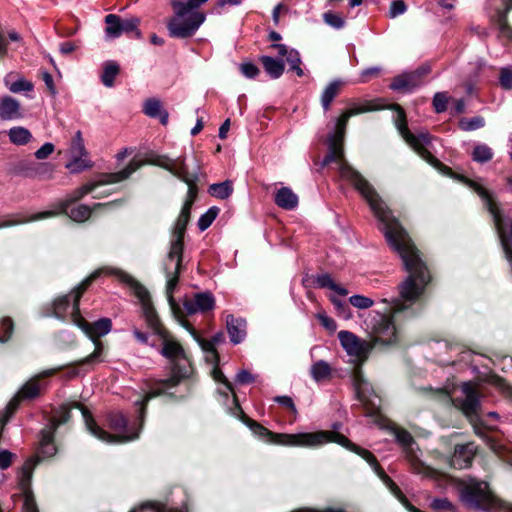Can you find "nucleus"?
<instances>
[{
  "instance_id": "nucleus-1",
  "label": "nucleus",
  "mask_w": 512,
  "mask_h": 512,
  "mask_svg": "<svg viewBox=\"0 0 512 512\" xmlns=\"http://www.w3.org/2000/svg\"><path fill=\"white\" fill-rule=\"evenodd\" d=\"M373 110H376V107L369 102L352 104L337 118L335 131L328 136V153L322 160L321 166H327L332 162L339 163L340 177L350 182L366 200L379 221L386 241L402 259L408 276L399 284V298L393 301L391 310H406L423 295L431 279L429 270L406 231L392 215L374 187L344 159L343 140L349 118Z\"/></svg>"
},
{
  "instance_id": "nucleus-2",
  "label": "nucleus",
  "mask_w": 512,
  "mask_h": 512,
  "mask_svg": "<svg viewBox=\"0 0 512 512\" xmlns=\"http://www.w3.org/2000/svg\"><path fill=\"white\" fill-rule=\"evenodd\" d=\"M246 425L252 430V432L259 436L260 438L265 439L268 442L276 443L284 446L291 447H305V448H317L329 442H335L346 449L358 454L363 459H365L370 466L373 468L374 472L378 475V477L383 481L385 486L390 490V492L410 511V512H422L416 507L412 506L404 494L401 492L400 488L393 482V480L383 471V469L378 464L374 455L363 449L356 444L352 443L347 437L336 432V431H317V432H302L296 434H286V433H273L269 431L267 428L262 426L261 424L247 419L245 420Z\"/></svg>"
},
{
  "instance_id": "nucleus-3",
  "label": "nucleus",
  "mask_w": 512,
  "mask_h": 512,
  "mask_svg": "<svg viewBox=\"0 0 512 512\" xmlns=\"http://www.w3.org/2000/svg\"><path fill=\"white\" fill-rule=\"evenodd\" d=\"M143 165V162L140 160H132L129 165L123 170L112 173L104 176V179L101 180L100 183H87L70 194H68L64 199L60 200L55 204L54 208L47 211H42L38 213H33L30 215L26 214H15L12 215L9 219L0 217V223H7L4 227H9L13 225L28 223L32 221H39L46 218L54 217L59 214L65 213L75 222H84L86 221L90 215L92 210L86 205H77L72 207L69 211V207L72 203L82 199L87 194L93 192L95 188L99 185L103 184H111L117 183L127 179L132 173H134L137 169H139Z\"/></svg>"
},
{
  "instance_id": "nucleus-4",
  "label": "nucleus",
  "mask_w": 512,
  "mask_h": 512,
  "mask_svg": "<svg viewBox=\"0 0 512 512\" xmlns=\"http://www.w3.org/2000/svg\"><path fill=\"white\" fill-rule=\"evenodd\" d=\"M162 390L150 391L146 394V396L141 401H136L135 404L139 406V427L136 431H133L132 427L128 426L127 419L120 412H112L108 416V422L110 428L115 432V434H109L101 427H99L94 419L92 418L91 413L81 404L76 403L74 405L75 408L81 411L83 420L85 422L86 429L90 434H92L97 439L106 442V443H125L132 440H135L139 437L140 430L142 428L144 415H145V405L146 403L153 397L159 396L162 394Z\"/></svg>"
},
{
  "instance_id": "nucleus-5",
  "label": "nucleus",
  "mask_w": 512,
  "mask_h": 512,
  "mask_svg": "<svg viewBox=\"0 0 512 512\" xmlns=\"http://www.w3.org/2000/svg\"><path fill=\"white\" fill-rule=\"evenodd\" d=\"M190 210L191 208H189V203H184L174 225L170 241V249L167 259L164 262V270L167 278L166 294L168 303L172 306L173 310L177 309L176 301L173 297V291L178 284L184 249L183 238L189 222Z\"/></svg>"
},
{
  "instance_id": "nucleus-6",
  "label": "nucleus",
  "mask_w": 512,
  "mask_h": 512,
  "mask_svg": "<svg viewBox=\"0 0 512 512\" xmlns=\"http://www.w3.org/2000/svg\"><path fill=\"white\" fill-rule=\"evenodd\" d=\"M209 0H171L172 17L167 29L172 38L185 39L193 36L206 20L199 8Z\"/></svg>"
},
{
  "instance_id": "nucleus-7",
  "label": "nucleus",
  "mask_w": 512,
  "mask_h": 512,
  "mask_svg": "<svg viewBox=\"0 0 512 512\" xmlns=\"http://www.w3.org/2000/svg\"><path fill=\"white\" fill-rule=\"evenodd\" d=\"M460 500L469 509L486 512H512V504L498 499L487 482L471 479L460 489Z\"/></svg>"
},
{
  "instance_id": "nucleus-8",
  "label": "nucleus",
  "mask_w": 512,
  "mask_h": 512,
  "mask_svg": "<svg viewBox=\"0 0 512 512\" xmlns=\"http://www.w3.org/2000/svg\"><path fill=\"white\" fill-rule=\"evenodd\" d=\"M162 349L160 353L171 362V376L168 379L160 380L152 391L162 390L164 394L168 389L176 386L182 379L190 374L188 359L182 346L171 338L166 330L162 335Z\"/></svg>"
},
{
  "instance_id": "nucleus-9",
  "label": "nucleus",
  "mask_w": 512,
  "mask_h": 512,
  "mask_svg": "<svg viewBox=\"0 0 512 512\" xmlns=\"http://www.w3.org/2000/svg\"><path fill=\"white\" fill-rule=\"evenodd\" d=\"M432 393V397L444 403L452 402L455 407L460 409L469 421L475 426L480 416V401L476 386L470 382H465L460 387L461 395L453 398L448 389L427 388Z\"/></svg>"
},
{
  "instance_id": "nucleus-10",
  "label": "nucleus",
  "mask_w": 512,
  "mask_h": 512,
  "mask_svg": "<svg viewBox=\"0 0 512 512\" xmlns=\"http://www.w3.org/2000/svg\"><path fill=\"white\" fill-rule=\"evenodd\" d=\"M101 272L102 270L93 272L69 294L56 298L51 305L52 312L46 315L53 316L62 321H71L77 326L82 319L79 311V300L91 282L97 278Z\"/></svg>"
},
{
  "instance_id": "nucleus-11",
  "label": "nucleus",
  "mask_w": 512,
  "mask_h": 512,
  "mask_svg": "<svg viewBox=\"0 0 512 512\" xmlns=\"http://www.w3.org/2000/svg\"><path fill=\"white\" fill-rule=\"evenodd\" d=\"M392 109L394 111V123L402 138L422 159L427 161L432 166L439 168L441 163L429 151V147L431 145V137L429 134L421 132L418 135H415L411 133L407 127L404 110L398 105H393Z\"/></svg>"
},
{
  "instance_id": "nucleus-12",
  "label": "nucleus",
  "mask_w": 512,
  "mask_h": 512,
  "mask_svg": "<svg viewBox=\"0 0 512 512\" xmlns=\"http://www.w3.org/2000/svg\"><path fill=\"white\" fill-rule=\"evenodd\" d=\"M158 165L169 170L171 173L182 179L188 185L187 199L185 203H189V208L192 207L197 194L195 182L198 180L200 167L196 159H192V165L186 163L181 159H162Z\"/></svg>"
},
{
  "instance_id": "nucleus-13",
  "label": "nucleus",
  "mask_w": 512,
  "mask_h": 512,
  "mask_svg": "<svg viewBox=\"0 0 512 512\" xmlns=\"http://www.w3.org/2000/svg\"><path fill=\"white\" fill-rule=\"evenodd\" d=\"M123 282H127L133 288L134 295L138 298L143 318L147 324V326L153 331L156 335H162L165 330L160 322V319L153 307L151 302L150 294L146 290L145 287L135 282L130 276L121 272L112 270Z\"/></svg>"
},
{
  "instance_id": "nucleus-14",
  "label": "nucleus",
  "mask_w": 512,
  "mask_h": 512,
  "mask_svg": "<svg viewBox=\"0 0 512 512\" xmlns=\"http://www.w3.org/2000/svg\"><path fill=\"white\" fill-rule=\"evenodd\" d=\"M81 330L90 338L92 339L95 350L92 354L82 359L79 364H93L100 362L101 354H102V344L98 341L99 337L105 336L111 331L112 328V322L109 318H102L94 323L90 324L88 323L83 317L80 320L79 324L77 325Z\"/></svg>"
},
{
  "instance_id": "nucleus-15",
  "label": "nucleus",
  "mask_w": 512,
  "mask_h": 512,
  "mask_svg": "<svg viewBox=\"0 0 512 512\" xmlns=\"http://www.w3.org/2000/svg\"><path fill=\"white\" fill-rule=\"evenodd\" d=\"M104 23V37L107 41L117 39L122 34L130 32H133L134 37L137 39L142 37V33L138 28L140 25V19L138 17L121 18L117 14H108L104 18Z\"/></svg>"
},
{
  "instance_id": "nucleus-16",
  "label": "nucleus",
  "mask_w": 512,
  "mask_h": 512,
  "mask_svg": "<svg viewBox=\"0 0 512 512\" xmlns=\"http://www.w3.org/2000/svg\"><path fill=\"white\" fill-rule=\"evenodd\" d=\"M338 338L341 346L348 356L351 357V361L353 363L364 362L373 348V343L362 340L350 331H340L338 333Z\"/></svg>"
},
{
  "instance_id": "nucleus-17",
  "label": "nucleus",
  "mask_w": 512,
  "mask_h": 512,
  "mask_svg": "<svg viewBox=\"0 0 512 512\" xmlns=\"http://www.w3.org/2000/svg\"><path fill=\"white\" fill-rule=\"evenodd\" d=\"M70 417V408L62 407L59 414L56 417H54L51 420L50 424L41 431L39 440V454L43 458L51 457L56 453L57 450L53 442L54 433L58 426L68 422Z\"/></svg>"
},
{
  "instance_id": "nucleus-18",
  "label": "nucleus",
  "mask_w": 512,
  "mask_h": 512,
  "mask_svg": "<svg viewBox=\"0 0 512 512\" xmlns=\"http://www.w3.org/2000/svg\"><path fill=\"white\" fill-rule=\"evenodd\" d=\"M368 326L371 329L374 344L388 345L397 341V329L392 317L377 314Z\"/></svg>"
},
{
  "instance_id": "nucleus-19",
  "label": "nucleus",
  "mask_w": 512,
  "mask_h": 512,
  "mask_svg": "<svg viewBox=\"0 0 512 512\" xmlns=\"http://www.w3.org/2000/svg\"><path fill=\"white\" fill-rule=\"evenodd\" d=\"M37 461L27 460L18 474V487L23 496L24 512H38V508L31 490V478Z\"/></svg>"
},
{
  "instance_id": "nucleus-20",
  "label": "nucleus",
  "mask_w": 512,
  "mask_h": 512,
  "mask_svg": "<svg viewBox=\"0 0 512 512\" xmlns=\"http://www.w3.org/2000/svg\"><path fill=\"white\" fill-rule=\"evenodd\" d=\"M354 388L358 400L371 412L378 411L381 399L373 392L371 385L357 370L354 374Z\"/></svg>"
},
{
  "instance_id": "nucleus-21",
  "label": "nucleus",
  "mask_w": 512,
  "mask_h": 512,
  "mask_svg": "<svg viewBox=\"0 0 512 512\" xmlns=\"http://www.w3.org/2000/svg\"><path fill=\"white\" fill-rule=\"evenodd\" d=\"M215 298L209 291L195 293L186 296L183 300V307L188 315L206 313L214 309Z\"/></svg>"
},
{
  "instance_id": "nucleus-22",
  "label": "nucleus",
  "mask_w": 512,
  "mask_h": 512,
  "mask_svg": "<svg viewBox=\"0 0 512 512\" xmlns=\"http://www.w3.org/2000/svg\"><path fill=\"white\" fill-rule=\"evenodd\" d=\"M169 306L171 308V311H172L173 315L175 316V318L179 322V324L182 327H184L192 335V337L197 341V343L199 344V346L201 347L203 352L205 354H212V361L213 362H219V356H218V353H217V351L215 349L214 343L211 340H206V339H203V338L198 336V334L195 331V329L190 325V323L188 321H186L183 318V314H182L181 308H180V306H179V304L177 302H176L177 309L173 310V308H172V306L170 304H169Z\"/></svg>"
},
{
  "instance_id": "nucleus-23",
  "label": "nucleus",
  "mask_w": 512,
  "mask_h": 512,
  "mask_svg": "<svg viewBox=\"0 0 512 512\" xmlns=\"http://www.w3.org/2000/svg\"><path fill=\"white\" fill-rule=\"evenodd\" d=\"M70 154L73 157V160L66 165L70 171L80 172L83 169L90 167L89 163L82 159V157L86 155V149L80 131H77L72 139Z\"/></svg>"
},
{
  "instance_id": "nucleus-24",
  "label": "nucleus",
  "mask_w": 512,
  "mask_h": 512,
  "mask_svg": "<svg viewBox=\"0 0 512 512\" xmlns=\"http://www.w3.org/2000/svg\"><path fill=\"white\" fill-rule=\"evenodd\" d=\"M425 73H427V70L418 69L400 74L393 79L390 88L394 91L411 92L421 85V78Z\"/></svg>"
},
{
  "instance_id": "nucleus-25",
  "label": "nucleus",
  "mask_w": 512,
  "mask_h": 512,
  "mask_svg": "<svg viewBox=\"0 0 512 512\" xmlns=\"http://www.w3.org/2000/svg\"><path fill=\"white\" fill-rule=\"evenodd\" d=\"M24 117L21 103L9 95L0 98V120L18 121Z\"/></svg>"
},
{
  "instance_id": "nucleus-26",
  "label": "nucleus",
  "mask_w": 512,
  "mask_h": 512,
  "mask_svg": "<svg viewBox=\"0 0 512 512\" xmlns=\"http://www.w3.org/2000/svg\"><path fill=\"white\" fill-rule=\"evenodd\" d=\"M476 453L474 444L457 445L451 458V465L457 469H464L470 466Z\"/></svg>"
},
{
  "instance_id": "nucleus-27",
  "label": "nucleus",
  "mask_w": 512,
  "mask_h": 512,
  "mask_svg": "<svg viewBox=\"0 0 512 512\" xmlns=\"http://www.w3.org/2000/svg\"><path fill=\"white\" fill-rule=\"evenodd\" d=\"M226 326L230 341L233 344L241 343L246 337V321L242 318H235L228 315L226 318Z\"/></svg>"
},
{
  "instance_id": "nucleus-28",
  "label": "nucleus",
  "mask_w": 512,
  "mask_h": 512,
  "mask_svg": "<svg viewBox=\"0 0 512 512\" xmlns=\"http://www.w3.org/2000/svg\"><path fill=\"white\" fill-rule=\"evenodd\" d=\"M143 112L151 118H158L161 124L168 123L169 114L163 109L162 103L156 98H149L143 104Z\"/></svg>"
},
{
  "instance_id": "nucleus-29",
  "label": "nucleus",
  "mask_w": 512,
  "mask_h": 512,
  "mask_svg": "<svg viewBox=\"0 0 512 512\" xmlns=\"http://www.w3.org/2000/svg\"><path fill=\"white\" fill-rule=\"evenodd\" d=\"M205 355H206L205 356L206 361L210 362L214 365L212 372H211L213 379L216 382H218L219 384H221V386L218 387V389H217L218 393L225 397H228L229 393H233L232 384L228 381L226 376L223 374L221 369L218 367V362L212 361V354H205Z\"/></svg>"
},
{
  "instance_id": "nucleus-30",
  "label": "nucleus",
  "mask_w": 512,
  "mask_h": 512,
  "mask_svg": "<svg viewBox=\"0 0 512 512\" xmlns=\"http://www.w3.org/2000/svg\"><path fill=\"white\" fill-rule=\"evenodd\" d=\"M275 203L286 210H293L298 205L297 195L288 187L280 188L274 197Z\"/></svg>"
},
{
  "instance_id": "nucleus-31",
  "label": "nucleus",
  "mask_w": 512,
  "mask_h": 512,
  "mask_svg": "<svg viewBox=\"0 0 512 512\" xmlns=\"http://www.w3.org/2000/svg\"><path fill=\"white\" fill-rule=\"evenodd\" d=\"M386 428L391 432V434L395 437V440L403 447L406 452L412 450L414 439L408 431L400 428L395 423L387 424Z\"/></svg>"
},
{
  "instance_id": "nucleus-32",
  "label": "nucleus",
  "mask_w": 512,
  "mask_h": 512,
  "mask_svg": "<svg viewBox=\"0 0 512 512\" xmlns=\"http://www.w3.org/2000/svg\"><path fill=\"white\" fill-rule=\"evenodd\" d=\"M342 82L340 80L331 81L323 90L321 94V105L325 112H327L335 97L340 93Z\"/></svg>"
},
{
  "instance_id": "nucleus-33",
  "label": "nucleus",
  "mask_w": 512,
  "mask_h": 512,
  "mask_svg": "<svg viewBox=\"0 0 512 512\" xmlns=\"http://www.w3.org/2000/svg\"><path fill=\"white\" fill-rule=\"evenodd\" d=\"M260 61L266 73L273 79H278L284 72V63L270 56H261Z\"/></svg>"
},
{
  "instance_id": "nucleus-34",
  "label": "nucleus",
  "mask_w": 512,
  "mask_h": 512,
  "mask_svg": "<svg viewBox=\"0 0 512 512\" xmlns=\"http://www.w3.org/2000/svg\"><path fill=\"white\" fill-rule=\"evenodd\" d=\"M315 283L319 288H328L341 296L348 295V290L336 284L331 275L328 273L318 274L315 277Z\"/></svg>"
},
{
  "instance_id": "nucleus-35",
  "label": "nucleus",
  "mask_w": 512,
  "mask_h": 512,
  "mask_svg": "<svg viewBox=\"0 0 512 512\" xmlns=\"http://www.w3.org/2000/svg\"><path fill=\"white\" fill-rule=\"evenodd\" d=\"M8 137L12 144L20 146L29 143L32 139V134L25 127L15 126L8 130Z\"/></svg>"
},
{
  "instance_id": "nucleus-36",
  "label": "nucleus",
  "mask_w": 512,
  "mask_h": 512,
  "mask_svg": "<svg viewBox=\"0 0 512 512\" xmlns=\"http://www.w3.org/2000/svg\"><path fill=\"white\" fill-rule=\"evenodd\" d=\"M271 47L276 49L278 56L286 58L290 65V69L297 65H301L299 52L295 49H288V47L283 44H273Z\"/></svg>"
},
{
  "instance_id": "nucleus-37",
  "label": "nucleus",
  "mask_w": 512,
  "mask_h": 512,
  "mask_svg": "<svg viewBox=\"0 0 512 512\" xmlns=\"http://www.w3.org/2000/svg\"><path fill=\"white\" fill-rule=\"evenodd\" d=\"M119 73V65L114 61H108L104 64L101 81L106 87H112L114 80Z\"/></svg>"
},
{
  "instance_id": "nucleus-38",
  "label": "nucleus",
  "mask_w": 512,
  "mask_h": 512,
  "mask_svg": "<svg viewBox=\"0 0 512 512\" xmlns=\"http://www.w3.org/2000/svg\"><path fill=\"white\" fill-rule=\"evenodd\" d=\"M233 188L230 181L214 183L209 187V193L219 199H227L232 194Z\"/></svg>"
},
{
  "instance_id": "nucleus-39",
  "label": "nucleus",
  "mask_w": 512,
  "mask_h": 512,
  "mask_svg": "<svg viewBox=\"0 0 512 512\" xmlns=\"http://www.w3.org/2000/svg\"><path fill=\"white\" fill-rule=\"evenodd\" d=\"M310 372L312 378L319 382L330 376L331 368L327 362L320 360L312 365Z\"/></svg>"
},
{
  "instance_id": "nucleus-40",
  "label": "nucleus",
  "mask_w": 512,
  "mask_h": 512,
  "mask_svg": "<svg viewBox=\"0 0 512 512\" xmlns=\"http://www.w3.org/2000/svg\"><path fill=\"white\" fill-rule=\"evenodd\" d=\"M493 158L492 149L486 144H478L472 152V159L478 163L489 162Z\"/></svg>"
},
{
  "instance_id": "nucleus-41",
  "label": "nucleus",
  "mask_w": 512,
  "mask_h": 512,
  "mask_svg": "<svg viewBox=\"0 0 512 512\" xmlns=\"http://www.w3.org/2000/svg\"><path fill=\"white\" fill-rule=\"evenodd\" d=\"M40 386L34 380L27 382L19 391L16 397L12 400H16L17 404L19 403V398L22 399H31L36 397L39 394Z\"/></svg>"
},
{
  "instance_id": "nucleus-42",
  "label": "nucleus",
  "mask_w": 512,
  "mask_h": 512,
  "mask_svg": "<svg viewBox=\"0 0 512 512\" xmlns=\"http://www.w3.org/2000/svg\"><path fill=\"white\" fill-rule=\"evenodd\" d=\"M485 120L481 116H475L472 118H462L459 121V127L463 131H473L484 127Z\"/></svg>"
},
{
  "instance_id": "nucleus-43",
  "label": "nucleus",
  "mask_w": 512,
  "mask_h": 512,
  "mask_svg": "<svg viewBox=\"0 0 512 512\" xmlns=\"http://www.w3.org/2000/svg\"><path fill=\"white\" fill-rule=\"evenodd\" d=\"M508 12H509V7L499 13L498 19H497V25H498L501 36L512 41V28L508 25V22H507Z\"/></svg>"
},
{
  "instance_id": "nucleus-44",
  "label": "nucleus",
  "mask_w": 512,
  "mask_h": 512,
  "mask_svg": "<svg viewBox=\"0 0 512 512\" xmlns=\"http://www.w3.org/2000/svg\"><path fill=\"white\" fill-rule=\"evenodd\" d=\"M323 21L334 29H342L345 26L344 17L332 11H327L323 14Z\"/></svg>"
},
{
  "instance_id": "nucleus-45",
  "label": "nucleus",
  "mask_w": 512,
  "mask_h": 512,
  "mask_svg": "<svg viewBox=\"0 0 512 512\" xmlns=\"http://www.w3.org/2000/svg\"><path fill=\"white\" fill-rule=\"evenodd\" d=\"M218 208L211 207L208 209L198 220V227L200 231L206 230L215 220L218 215Z\"/></svg>"
},
{
  "instance_id": "nucleus-46",
  "label": "nucleus",
  "mask_w": 512,
  "mask_h": 512,
  "mask_svg": "<svg viewBox=\"0 0 512 512\" xmlns=\"http://www.w3.org/2000/svg\"><path fill=\"white\" fill-rule=\"evenodd\" d=\"M144 510H151L152 512H167L166 505L155 501L144 502L139 506L134 507L130 512H142Z\"/></svg>"
},
{
  "instance_id": "nucleus-47",
  "label": "nucleus",
  "mask_w": 512,
  "mask_h": 512,
  "mask_svg": "<svg viewBox=\"0 0 512 512\" xmlns=\"http://www.w3.org/2000/svg\"><path fill=\"white\" fill-rule=\"evenodd\" d=\"M499 83L503 89L512 90V66L500 69Z\"/></svg>"
},
{
  "instance_id": "nucleus-48",
  "label": "nucleus",
  "mask_w": 512,
  "mask_h": 512,
  "mask_svg": "<svg viewBox=\"0 0 512 512\" xmlns=\"http://www.w3.org/2000/svg\"><path fill=\"white\" fill-rule=\"evenodd\" d=\"M349 302L352 306L358 309H368L374 304V301L371 298L358 294L352 295L349 298Z\"/></svg>"
},
{
  "instance_id": "nucleus-49",
  "label": "nucleus",
  "mask_w": 512,
  "mask_h": 512,
  "mask_svg": "<svg viewBox=\"0 0 512 512\" xmlns=\"http://www.w3.org/2000/svg\"><path fill=\"white\" fill-rule=\"evenodd\" d=\"M8 88L12 93L30 92L33 90V84L24 78H19L11 83Z\"/></svg>"
},
{
  "instance_id": "nucleus-50",
  "label": "nucleus",
  "mask_w": 512,
  "mask_h": 512,
  "mask_svg": "<svg viewBox=\"0 0 512 512\" xmlns=\"http://www.w3.org/2000/svg\"><path fill=\"white\" fill-rule=\"evenodd\" d=\"M239 70L243 76L248 79H254L260 74L259 68L251 62H243L239 65Z\"/></svg>"
},
{
  "instance_id": "nucleus-51",
  "label": "nucleus",
  "mask_w": 512,
  "mask_h": 512,
  "mask_svg": "<svg viewBox=\"0 0 512 512\" xmlns=\"http://www.w3.org/2000/svg\"><path fill=\"white\" fill-rule=\"evenodd\" d=\"M13 331V322L10 318H3L0 321V342L4 343L9 338Z\"/></svg>"
},
{
  "instance_id": "nucleus-52",
  "label": "nucleus",
  "mask_w": 512,
  "mask_h": 512,
  "mask_svg": "<svg viewBox=\"0 0 512 512\" xmlns=\"http://www.w3.org/2000/svg\"><path fill=\"white\" fill-rule=\"evenodd\" d=\"M448 97L443 92H437L433 97V106L437 113H442L447 108Z\"/></svg>"
},
{
  "instance_id": "nucleus-53",
  "label": "nucleus",
  "mask_w": 512,
  "mask_h": 512,
  "mask_svg": "<svg viewBox=\"0 0 512 512\" xmlns=\"http://www.w3.org/2000/svg\"><path fill=\"white\" fill-rule=\"evenodd\" d=\"M316 317L326 330H328L331 333L336 331L337 324L335 320L329 317L325 312H318Z\"/></svg>"
},
{
  "instance_id": "nucleus-54",
  "label": "nucleus",
  "mask_w": 512,
  "mask_h": 512,
  "mask_svg": "<svg viewBox=\"0 0 512 512\" xmlns=\"http://www.w3.org/2000/svg\"><path fill=\"white\" fill-rule=\"evenodd\" d=\"M330 299L333 305L335 306L336 310L338 311L339 315H341L345 319H349L351 317L349 307L344 301L336 297H331Z\"/></svg>"
},
{
  "instance_id": "nucleus-55",
  "label": "nucleus",
  "mask_w": 512,
  "mask_h": 512,
  "mask_svg": "<svg viewBox=\"0 0 512 512\" xmlns=\"http://www.w3.org/2000/svg\"><path fill=\"white\" fill-rule=\"evenodd\" d=\"M53 152L54 145L50 142H46L35 152V157L39 160H43L48 158Z\"/></svg>"
},
{
  "instance_id": "nucleus-56",
  "label": "nucleus",
  "mask_w": 512,
  "mask_h": 512,
  "mask_svg": "<svg viewBox=\"0 0 512 512\" xmlns=\"http://www.w3.org/2000/svg\"><path fill=\"white\" fill-rule=\"evenodd\" d=\"M406 11V5L402 0H395L391 3L389 16L395 18Z\"/></svg>"
},
{
  "instance_id": "nucleus-57",
  "label": "nucleus",
  "mask_w": 512,
  "mask_h": 512,
  "mask_svg": "<svg viewBox=\"0 0 512 512\" xmlns=\"http://www.w3.org/2000/svg\"><path fill=\"white\" fill-rule=\"evenodd\" d=\"M430 506L435 510L444 509L448 511H453L452 503L449 502L446 498L433 499Z\"/></svg>"
},
{
  "instance_id": "nucleus-58",
  "label": "nucleus",
  "mask_w": 512,
  "mask_h": 512,
  "mask_svg": "<svg viewBox=\"0 0 512 512\" xmlns=\"http://www.w3.org/2000/svg\"><path fill=\"white\" fill-rule=\"evenodd\" d=\"M14 454L9 452L8 450H2L0 452V468L7 469L13 461Z\"/></svg>"
},
{
  "instance_id": "nucleus-59",
  "label": "nucleus",
  "mask_w": 512,
  "mask_h": 512,
  "mask_svg": "<svg viewBox=\"0 0 512 512\" xmlns=\"http://www.w3.org/2000/svg\"><path fill=\"white\" fill-rule=\"evenodd\" d=\"M255 380V377L247 370H240L236 375V382L239 384H249Z\"/></svg>"
},
{
  "instance_id": "nucleus-60",
  "label": "nucleus",
  "mask_w": 512,
  "mask_h": 512,
  "mask_svg": "<svg viewBox=\"0 0 512 512\" xmlns=\"http://www.w3.org/2000/svg\"><path fill=\"white\" fill-rule=\"evenodd\" d=\"M277 403L289 408L293 413H296V407L291 397L289 396H277L274 399Z\"/></svg>"
},
{
  "instance_id": "nucleus-61",
  "label": "nucleus",
  "mask_w": 512,
  "mask_h": 512,
  "mask_svg": "<svg viewBox=\"0 0 512 512\" xmlns=\"http://www.w3.org/2000/svg\"><path fill=\"white\" fill-rule=\"evenodd\" d=\"M292 512H345L342 508H325V509H314V508H300Z\"/></svg>"
},
{
  "instance_id": "nucleus-62",
  "label": "nucleus",
  "mask_w": 512,
  "mask_h": 512,
  "mask_svg": "<svg viewBox=\"0 0 512 512\" xmlns=\"http://www.w3.org/2000/svg\"><path fill=\"white\" fill-rule=\"evenodd\" d=\"M76 49V46L72 42H63L59 46V50L62 54H70Z\"/></svg>"
},
{
  "instance_id": "nucleus-63",
  "label": "nucleus",
  "mask_w": 512,
  "mask_h": 512,
  "mask_svg": "<svg viewBox=\"0 0 512 512\" xmlns=\"http://www.w3.org/2000/svg\"><path fill=\"white\" fill-rule=\"evenodd\" d=\"M133 335L136 340L142 344H148V334L141 332L139 329H133Z\"/></svg>"
},
{
  "instance_id": "nucleus-64",
  "label": "nucleus",
  "mask_w": 512,
  "mask_h": 512,
  "mask_svg": "<svg viewBox=\"0 0 512 512\" xmlns=\"http://www.w3.org/2000/svg\"><path fill=\"white\" fill-rule=\"evenodd\" d=\"M43 80H44L47 88L52 92V94H55L56 91H55L54 81H53L51 74H49L48 72H44Z\"/></svg>"
}]
</instances>
